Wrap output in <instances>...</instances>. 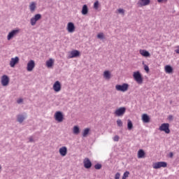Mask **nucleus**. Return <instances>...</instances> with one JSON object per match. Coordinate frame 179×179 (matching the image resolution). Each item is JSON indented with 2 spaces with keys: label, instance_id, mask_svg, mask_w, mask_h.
Here are the masks:
<instances>
[{
  "label": "nucleus",
  "instance_id": "1",
  "mask_svg": "<svg viewBox=\"0 0 179 179\" xmlns=\"http://www.w3.org/2000/svg\"><path fill=\"white\" fill-rule=\"evenodd\" d=\"M133 77L138 84H142L143 83V77H142V74L140 71H134Z\"/></svg>",
  "mask_w": 179,
  "mask_h": 179
},
{
  "label": "nucleus",
  "instance_id": "2",
  "mask_svg": "<svg viewBox=\"0 0 179 179\" xmlns=\"http://www.w3.org/2000/svg\"><path fill=\"white\" fill-rule=\"evenodd\" d=\"M129 85L127 83H123V84H117L115 85V88L116 90H117V91H127V90L129 89Z\"/></svg>",
  "mask_w": 179,
  "mask_h": 179
},
{
  "label": "nucleus",
  "instance_id": "3",
  "mask_svg": "<svg viewBox=\"0 0 179 179\" xmlns=\"http://www.w3.org/2000/svg\"><path fill=\"white\" fill-rule=\"evenodd\" d=\"M126 111L127 108H125V106H121V108H118V109L115 110V115H117V117H122Z\"/></svg>",
  "mask_w": 179,
  "mask_h": 179
},
{
  "label": "nucleus",
  "instance_id": "4",
  "mask_svg": "<svg viewBox=\"0 0 179 179\" xmlns=\"http://www.w3.org/2000/svg\"><path fill=\"white\" fill-rule=\"evenodd\" d=\"M19 32H20V29H13L12 31H10L7 35L8 41H10V39H12V38H14V36H16V35H17Z\"/></svg>",
  "mask_w": 179,
  "mask_h": 179
},
{
  "label": "nucleus",
  "instance_id": "5",
  "mask_svg": "<svg viewBox=\"0 0 179 179\" xmlns=\"http://www.w3.org/2000/svg\"><path fill=\"white\" fill-rule=\"evenodd\" d=\"M41 18H42L41 14H35V15H34V17H31L30 20L31 25H33V26L36 25L37 21H38Z\"/></svg>",
  "mask_w": 179,
  "mask_h": 179
},
{
  "label": "nucleus",
  "instance_id": "6",
  "mask_svg": "<svg viewBox=\"0 0 179 179\" xmlns=\"http://www.w3.org/2000/svg\"><path fill=\"white\" fill-rule=\"evenodd\" d=\"M10 82L9 76H7L6 74H3L1 78V83L2 85L6 86L8 85Z\"/></svg>",
  "mask_w": 179,
  "mask_h": 179
},
{
  "label": "nucleus",
  "instance_id": "7",
  "mask_svg": "<svg viewBox=\"0 0 179 179\" xmlns=\"http://www.w3.org/2000/svg\"><path fill=\"white\" fill-rule=\"evenodd\" d=\"M159 131L165 132V134H170L169 124H162L159 128Z\"/></svg>",
  "mask_w": 179,
  "mask_h": 179
},
{
  "label": "nucleus",
  "instance_id": "8",
  "mask_svg": "<svg viewBox=\"0 0 179 179\" xmlns=\"http://www.w3.org/2000/svg\"><path fill=\"white\" fill-rule=\"evenodd\" d=\"M55 117L56 121H58V122H62L64 119V115L61 110H57V112L55 114Z\"/></svg>",
  "mask_w": 179,
  "mask_h": 179
},
{
  "label": "nucleus",
  "instance_id": "9",
  "mask_svg": "<svg viewBox=\"0 0 179 179\" xmlns=\"http://www.w3.org/2000/svg\"><path fill=\"white\" fill-rule=\"evenodd\" d=\"M162 167H167V163L166 162H157L153 164V169H161Z\"/></svg>",
  "mask_w": 179,
  "mask_h": 179
},
{
  "label": "nucleus",
  "instance_id": "10",
  "mask_svg": "<svg viewBox=\"0 0 179 179\" xmlns=\"http://www.w3.org/2000/svg\"><path fill=\"white\" fill-rule=\"evenodd\" d=\"M34 67H35L34 60H33V59L29 60L27 63V70L28 71H32V70L34 69Z\"/></svg>",
  "mask_w": 179,
  "mask_h": 179
},
{
  "label": "nucleus",
  "instance_id": "11",
  "mask_svg": "<svg viewBox=\"0 0 179 179\" xmlns=\"http://www.w3.org/2000/svg\"><path fill=\"white\" fill-rule=\"evenodd\" d=\"M53 90L56 91V92H58L62 90V84L60 81L57 80L55 83L53 84Z\"/></svg>",
  "mask_w": 179,
  "mask_h": 179
},
{
  "label": "nucleus",
  "instance_id": "12",
  "mask_svg": "<svg viewBox=\"0 0 179 179\" xmlns=\"http://www.w3.org/2000/svg\"><path fill=\"white\" fill-rule=\"evenodd\" d=\"M19 57L18 56H15V57H11V59L10 61V66L11 67H15V64H17V63H19Z\"/></svg>",
  "mask_w": 179,
  "mask_h": 179
},
{
  "label": "nucleus",
  "instance_id": "13",
  "mask_svg": "<svg viewBox=\"0 0 179 179\" xmlns=\"http://www.w3.org/2000/svg\"><path fill=\"white\" fill-rule=\"evenodd\" d=\"M83 163H84V167L85 169H91L92 166V162H90L88 157H85V159H84Z\"/></svg>",
  "mask_w": 179,
  "mask_h": 179
},
{
  "label": "nucleus",
  "instance_id": "14",
  "mask_svg": "<svg viewBox=\"0 0 179 179\" xmlns=\"http://www.w3.org/2000/svg\"><path fill=\"white\" fill-rule=\"evenodd\" d=\"M142 121L145 124H148L149 122H150V117L149 115H148V113H143Z\"/></svg>",
  "mask_w": 179,
  "mask_h": 179
},
{
  "label": "nucleus",
  "instance_id": "15",
  "mask_svg": "<svg viewBox=\"0 0 179 179\" xmlns=\"http://www.w3.org/2000/svg\"><path fill=\"white\" fill-rule=\"evenodd\" d=\"M59 152L60 155L62 156L63 157L66 156L67 152H68L66 146H62V148H60Z\"/></svg>",
  "mask_w": 179,
  "mask_h": 179
},
{
  "label": "nucleus",
  "instance_id": "16",
  "mask_svg": "<svg viewBox=\"0 0 179 179\" xmlns=\"http://www.w3.org/2000/svg\"><path fill=\"white\" fill-rule=\"evenodd\" d=\"M80 53L79 50H71L70 55H69V58H73V57H78V56H80Z\"/></svg>",
  "mask_w": 179,
  "mask_h": 179
},
{
  "label": "nucleus",
  "instance_id": "17",
  "mask_svg": "<svg viewBox=\"0 0 179 179\" xmlns=\"http://www.w3.org/2000/svg\"><path fill=\"white\" fill-rule=\"evenodd\" d=\"M75 29H76V27L73 22H68L67 30L69 31V32H74Z\"/></svg>",
  "mask_w": 179,
  "mask_h": 179
},
{
  "label": "nucleus",
  "instance_id": "18",
  "mask_svg": "<svg viewBox=\"0 0 179 179\" xmlns=\"http://www.w3.org/2000/svg\"><path fill=\"white\" fill-rule=\"evenodd\" d=\"M150 3V0H138V5L140 7H143V6H148Z\"/></svg>",
  "mask_w": 179,
  "mask_h": 179
},
{
  "label": "nucleus",
  "instance_id": "19",
  "mask_svg": "<svg viewBox=\"0 0 179 179\" xmlns=\"http://www.w3.org/2000/svg\"><path fill=\"white\" fill-rule=\"evenodd\" d=\"M104 78H106V80H110V78H111V73L109 70H105V71H103V74Z\"/></svg>",
  "mask_w": 179,
  "mask_h": 179
},
{
  "label": "nucleus",
  "instance_id": "20",
  "mask_svg": "<svg viewBox=\"0 0 179 179\" xmlns=\"http://www.w3.org/2000/svg\"><path fill=\"white\" fill-rule=\"evenodd\" d=\"M140 54L142 55V56H145V57L150 56V52H148V50H146L145 49H141Z\"/></svg>",
  "mask_w": 179,
  "mask_h": 179
},
{
  "label": "nucleus",
  "instance_id": "21",
  "mask_svg": "<svg viewBox=\"0 0 179 179\" xmlns=\"http://www.w3.org/2000/svg\"><path fill=\"white\" fill-rule=\"evenodd\" d=\"M36 8V3L35 1H31V3H29V10L31 13H34Z\"/></svg>",
  "mask_w": 179,
  "mask_h": 179
},
{
  "label": "nucleus",
  "instance_id": "22",
  "mask_svg": "<svg viewBox=\"0 0 179 179\" xmlns=\"http://www.w3.org/2000/svg\"><path fill=\"white\" fill-rule=\"evenodd\" d=\"M88 11H89V10H88V7H87V4H84V6H83L82 10H81L82 14L84 15H86V14L88 13Z\"/></svg>",
  "mask_w": 179,
  "mask_h": 179
},
{
  "label": "nucleus",
  "instance_id": "23",
  "mask_svg": "<svg viewBox=\"0 0 179 179\" xmlns=\"http://www.w3.org/2000/svg\"><path fill=\"white\" fill-rule=\"evenodd\" d=\"M17 122H20V124H22L23 121L25 120L24 115H17Z\"/></svg>",
  "mask_w": 179,
  "mask_h": 179
},
{
  "label": "nucleus",
  "instance_id": "24",
  "mask_svg": "<svg viewBox=\"0 0 179 179\" xmlns=\"http://www.w3.org/2000/svg\"><path fill=\"white\" fill-rule=\"evenodd\" d=\"M133 128H134V125H133L132 120H131V119H128V120H127V129L129 131H131V129H133Z\"/></svg>",
  "mask_w": 179,
  "mask_h": 179
},
{
  "label": "nucleus",
  "instance_id": "25",
  "mask_svg": "<svg viewBox=\"0 0 179 179\" xmlns=\"http://www.w3.org/2000/svg\"><path fill=\"white\" fill-rule=\"evenodd\" d=\"M145 153L144 152V150H143L142 149H140V150H138V159H143L145 156Z\"/></svg>",
  "mask_w": 179,
  "mask_h": 179
},
{
  "label": "nucleus",
  "instance_id": "26",
  "mask_svg": "<svg viewBox=\"0 0 179 179\" xmlns=\"http://www.w3.org/2000/svg\"><path fill=\"white\" fill-rule=\"evenodd\" d=\"M173 69L171 66H170V64H167L166 66H165V71L166 73H172Z\"/></svg>",
  "mask_w": 179,
  "mask_h": 179
},
{
  "label": "nucleus",
  "instance_id": "27",
  "mask_svg": "<svg viewBox=\"0 0 179 179\" xmlns=\"http://www.w3.org/2000/svg\"><path fill=\"white\" fill-rule=\"evenodd\" d=\"M90 128H86L85 129H84L83 132V138H87V135H89L90 134Z\"/></svg>",
  "mask_w": 179,
  "mask_h": 179
},
{
  "label": "nucleus",
  "instance_id": "28",
  "mask_svg": "<svg viewBox=\"0 0 179 179\" xmlns=\"http://www.w3.org/2000/svg\"><path fill=\"white\" fill-rule=\"evenodd\" d=\"M54 60L53 59H49V60H47L46 65L48 67H52L53 66Z\"/></svg>",
  "mask_w": 179,
  "mask_h": 179
},
{
  "label": "nucleus",
  "instance_id": "29",
  "mask_svg": "<svg viewBox=\"0 0 179 179\" xmlns=\"http://www.w3.org/2000/svg\"><path fill=\"white\" fill-rule=\"evenodd\" d=\"M73 133L75 135H78V134H80V128H79V127H74V128L73 129Z\"/></svg>",
  "mask_w": 179,
  "mask_h": 179
},
{
  "label": "nucleus",
  "instance_id": "30",
  "mask_svg": "<svg viewBox=\"0 0 179 179\" xmlns=\"http://www.w3.org/2000/svg\"><path fill=\"white\" fill-rule=\"evenodd\" d=\"M117 125L120 128L123 127V122H122V119H117Z\"/></svg>",
  "mask_w": 179,
  "mask_h": 179
},
{
  "label": "nucleus",
  "instance_id": "31",
  "mask_svg": "<svg viewBox=\"0 0 179 179\" xmlns=\"http://www.w3.org/2000/svg\"><path fill=\"white\" fill-rule=\"evenodd\" d=\"M129 171H125L122 176V179H127L129 176Z\"/></svg>",
  "mask_w": 179,
  "mask_h": 179
},
{
  "label": "nucleus",
  "instance_id": "32",
  "mask_svg": "<svg viewBox=\"0 0 179 179\" xmlns=\"http://www.w3.org/2000/svg\"><path fill=\"white\" fill-rule=\"evenodd\" d=\"M94 167L96 170H101V169H102V164L97 163V164H95Z\"/></svg>",
  "mask_w": 179,
  "mask_h": 179
},
{
  "label": "nucleus",
  "instance_id": "33",
  "mask_svg": "<svg viewBox=\"0 0 179 179\" xmlns=\"http://www.w3.org/2000/svg\"><path fill=\"white\" fill-rule=\"evenodd\" d=\"M97 38L100 39H103L104 38V34L103 32H100L99 34H97Z\"/></svg>",
  "mask_w": 179,
  "mask_h": 179
},
{
  "label": "nucleus",
  "instance_id": "34",
  "mask_svg": "<svg viewBox=\"0 0 179 179\" xmlns=\"http://www.w3.org/2000/svg\"><path fill=\"white\" fill-rule=\"evenodd\" d=\"M99 2L98 1H96L94 3V8H96V9L99 8Z\"/></svg>",
  "mask_w": 179,
  "mask_h": 179
},
{
  "label": "nucleus",
  "instance_id": "35",
  "mask_svg": "<svg viewBox=\"0 0 179 179\" xmlns=\"http://www.w3.org/2000/svg\"><path fill=\"white\" fill-rule=\"evenodd\" d=\"M113 141H114V142H119L120 136H118V135H115V136H114V138H113Z\"/></svg>",
  "mask_w": 179,
  "mask_h": 179
},
{
  "label": "nucleus",
  "instance_id": "36",
  "mask_svg": "<svg viewBox=\"0 0 179 179\" xmlns=\"http://www.w3.org/2000/svg\"><path fill=\"white\" fill-rule=\"evenodd\" d=\"M117 11L120 14H124V13H125V10H124V8H118Z\"/></svg>",
  "mask_w": 179,
  "mask_h": 179
},
{
  "label": "nucleus",
  "instance_id": "37",
  "mask_svg": "<svg viewBox=\"0 0 179 179\" xmlns=\"http://www.w3.org/2000/svg\"><path fill=\"white\" fill-rule=\"evenodd\" d=\"M120 173H116L115 176V179H120Z\"/></svg>",
  "mask_w": 179,
  "mask_h": 179
},
{
  "label": "nucleus",
  "instance_id": "38",
  "mask_svg": "<svg viewBox=\"0 0 179 179\" xmlns=\"http://www.w3.org/2000/svg\"><path fill=\"white\" fill-rule=\"evenodd\" d=\"M168 120H169V121H173V115H169V116H168Z\"/></svg>",
  "mask_w": 179,
  "mask_h": 179
},
{
  "label": "nucleus",
  "instance_id": "39",
  "mask_svg": "<svg viewBox=\"0 0 179 179\" xmlns=\"http://www.w3.org/2000/svg\"><path fill=\"white\" fill-rule=\"evenodd\" d=\"M144 69H145V71H147V72H148L150 70L149 66H148V64H145Z\"/></svg>",
  "mask_w": 179,
  "mask_h": 179
},
{
  "label": "nucleus",
  "instance_id": "40",
  "mask_svg": "<svg viewBox=\"0 0 179 179\" xmlns=\"http://www.w3.org/2000/svg\"><path fill=\"white\" fill-rule=\"evenodd\" d=\"M17 103L18 104H21V103H23V99H22V98H19V99H17Z\"/></svg>",
  "mask_w": 179,
  "mask_h": 179
},
{
  "label": "nucleus",
  "instance_id": "41",
  "mask_svg": "<svg viewBox=\"0 0 179 179\" xmlns=\"http://www.w3.org/2000/svg\"><path fill=\"white\" fill-rule=\"evenodd\" d=\"M29 141L30 143L34 142L33 136H30L29 138Z\"/></svg>",
  "mask_w": 179,
  "mask_h": 179
},
{
  "label": "nucleus",
  "instance_id": "42",
  "mask_svg": "<svg viewBox=\"0 0 179 179\" xmlns=\"http://www.w3.org/2000/svg\"><path fill=\"white\" fill-rule=\"evenodd\" d=\"M169 157H173V153L172 152L169 154Z\"/></svg>",
  "mask_w": 179,
  "mask_h": 179
},
{
  "label": "nucleus",
  "instance_id": "43",
  "mask_svg": "<svg viewBox=\"0 0 179 179\" xmlns=\"http://www.w3.org/2000/svg\"><path fill=\"white\" fill-rule=\"evenodd\" d=\"M167 1V0H157V1L159 2V3H162V1Z\"/></svg>",
  "mask_w": 179,
  "mask_h": 179
},
{
  "label": "nucleus",
  "instance_id": "44",
  "mask_svg": "<svg viewBox=\"0 0 179 179\" xmlns=\"http://www.w3.org/2000/svg\"><path fill=\"white\" fill-rule=\"evenodd\" d=\"M176 53H179V48H178V49H176Z\"/></svg>",
  "mask_w": 179,
  "mask_h": 179
},
{
  "label": "nucleus",
  "instance_id": "45",
  "mask_svg": "<svg viewBox=\"0 0 179 179\" xmlns=\"http://www.w3.org/2000/svg\"><path fill=\"white\" fill-rule=\"evenodd\" d=\"M1 166H0V170H1Z\"/></svg>",
  "mask_w": 179,
  "mask_h": 179
}]
</instances>
